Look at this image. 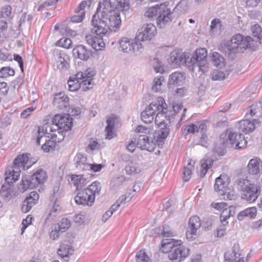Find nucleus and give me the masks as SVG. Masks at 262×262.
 <instances>
[{
    "instance_id": "38",
    "label": "nucleus",
    "mask_w": 262,
    "mask_h": 262,
    "mask_svg": "<svg viewBox=\"0 0 262 262\" xmlns=\"http://www.w3.org/2000/svg\"><path fill=\"white\" fill-rule=\"evenodd\" d=\"M185 78L184 74L176 72L169 75L168 85H176L182 82Z\"/></svg>"
},
{
    "instance_id": "58",
    "label": "nucleus",
    "mask_w": 262,
    "mask_h": 262,
    "mask_svg": "<svg viewBox=\"0 0 262 262\" xmlns=\"http://www.w3.org/2000/svg\"><path fill=\"white\" fill-rule=\"evenodd\" d=\"M61 231L58 228V227L55 225L52 228L51 231L50 232L49 235L51 239L53 240L57 239L60 234V232Z\"/></svg>"
},
{
    "instance_id": "15",
    "label": "nucleus",
    "mask_w": 262,
    "mask_h": 262,
    "mask_svg": "<svg viewBox=\"0 0 262 262\" xmlns=\"http://www.w3.org/2000/svg\"><path fill=\"white\" fill-rule=\"evenodd\" d=\"M244 255L238 245L234 244L231 251L224 254V262H244Z\"/></svg>"
},
{
    "instance_id": "17",
    "label": "nucleus",
    "mask_w": 262,
    "mask_h": 262,
    "mask_svg": "<svg viewBox=\"0 0 262 262\" xmlns=\"http://www.w3.org/2000/svg\"><path fill=\"white\" fill-rule=\"evenodd\" d=\"M172 20V13L170 9L164 4H161V9L157 18V25L160 28L164 27L165 25Z\"/></svg>"
},
{
    "instance_id": "40",
    "label": "nucleus",
    "mask_w": 262,
    "mask_h": 262,
    "mask_svg": "<svg viewBox=\"0 0 262 262\" xmlns=\"http://www.w3.org/2000/svg\"><path fill=\"white\" fill-rule=\"evenodd\" d=\"M165 82V78L163 76L155 77L151 86L152 91L155 93L160 92L162 90V85Z\"/></svg>"
},
{
    "instance_id": "10",
    "label": "nucleus",
    "mask_w": 262,
    "mask_h": 262,
    "mask_svg": "<svg viewBox=\"0 0 262 262\" xmlns=\"http://www.w3.org/2000/svg\"><path fill=\"white\" fill-rule=\"evenodd\" d=\"M158 109L156 111L155 123L159 127H169L170 123V116L172 111L168 110L165 100L162 97H158Z\"/></svg>"
},
{
    "instance_id": "9",
    "label": "nucleus",
    "mask_w": 262,
    "mask_h": 262,
    "mask_svg": "<svg viewBox=\"0 0 262 262\" xmlns=\"http://www.w3.org/2000/svg\"><path fill=\"white\" fill-rule=\"evenodd\" d=\"M220 139L221 143L225 147L241 149L245 147L247 144V141L243 135L231 129H227L224 133L222 134Z\"/></svg>"
},
{
    "instance_id": "2",
    "label": "nucleus",
    "mask_w": 262,
    "mask_h": 262,
    "mask_svg": "<svg viewBox=\"0 0 262 262\" xmlns=\"http://www.w3.org/2000/svg\"><path fill=\"white\" fill-rule=\"evenodd\" d=\"M30 154L18 155L15 158L12 167L8 168L5 172V181L8 183L3 184L0 190V195L6 201L10 200L13 196V192L10 189V183L15 182L20 176L21 169L26 170L31 165L29 160Z\"/></svg>"
},
{
    "instance_id": "23",
    "label": "nucleus",
    "mask_w": 262,
    "mask_h": 262,
    "mask_svg": "<svg viewBox=\"0 0 262 262\" xmlns=\"http://www.w3.org/2000/svg\"><path fill=\"white\" fill-rule=\"evenodd\" d=\"M160 129L156 130L154 133L153 138L157 145L162 147L165 139L168 136L170 132L169 127H159Z\"/></svg>"
},
{
    "instance_id": "18",
    "label": "nucleus",
    "mask_w": 262,
    "mask_h": 262,
    "mask_svg": "<svg viewBox=\"0 0 262 262\" xmlns=\"http://www.w3.org/2000/svg\"><path fill=\"white\" fill-rule=\"evenodd\" d=\"M195 59L196 61V67L199 68L200 71H202L203 73L207 72V50L205 48H201L197 49L194 54Z\"/></svg>"
},
{
    "instance_id": "46",
    "label": "nucleus",
    "mask_w": 262,
    "mask_h": 262,
    "mask_svg": "<svg viewBox=\"0 0 262 262\" xmlns=\"http://www.w3.org/2000/svg\"><path fill=\"white\" fill-rule=\"evenodd\" d=\"M136 257L137 262H150L149 257L143 250L138 252Z\"/></svg>"
},
{
    "instance_id": "31",
    "label": "nucleus",
    "mask_w": 262,
    "mask_h": 262,
    "mask_svg": "<svg viewBox=\"0 0 262 262\" xmlns=\"http://www.w3.org/2000/svg\"><path fill=\"white\" fill-rule=\"evenodd\" d=\"M183 53H179L173 51L170 53L168 58V62L173 66L183 65Z\"/></svg>"
},
{
    "instance_id": "4",
    "label": "nucleus",
    "mask_w": 262,
    "mask_h": 262,
    "mask_svg": "<svg viewBox=\"0 0 262 262\" xmlns=\"http://www.w3.org/2000/svg\"><path fill=\"white\" fill-rule=\"evenodd\" d=\"M95 74L94 70L89 69L85 72H78L75 75L73 79L70 78L68 81L69 90L75 92L80 88L83 91L90 90L93 85V77Z\"/></svg>"
},
{
    "instance_id": "12",
    "label": "nucleus",
    "mask_w": 262,
    "mask_h": 262,
    "mask_svg": "<svg viewBox=\"0 0 262 262\" xmlns=\"http://www.w3.org/2000/svg\"><path fill=\"white\" fill-rule=\"evenodd\" d=\"M120 48L124 53L140 54L143 51V47L141 42L135 39L127 37L122 38L119 41Z\"/></svg>"
},
{
    "instance_id": "59",
    "label": "nucleus",
    "mask_w": 262,
    "mask_h": 262,
    "mask_svg": "<svg viewBox=\"0 0 262 262\" xmlns=\"http://www.w3.org/2000/svg\"><path fill=\"white\" fill-rule=\"evenodd\" d=\"M33 217L31 215H28L26 219L22 222L21 234H23L27 227L32 223Z\"/></svg>"
},
{
    "instance_id": "44",
    "label": "nucleus",
    "mask_w": 262,
    "mask_h": 262,
    "mask_svg": "<svg viewBox=\"0 0 262 262\" xmlns=\"http://www.w3.org/2000/svg\"><path fill=\"white\" fill-rule=\"evenodd\" d=\"M15 71L10 67H3L0 69V78H7L10 76H14Z\"/></svg>"
},
{
    "instance_id": "20",
    "label": "nucleus",
    "mask_w": 262,
    "mask_h": 262,
    "mask_svg": "<svg viewBox=\"0 0 262 262\" xmlns=\"http://www.w3.org/2000/svg\"><path fill=\"white\" fill-rule=\"evenodd\" d=\"M137 146L142 150L151 152L155 149V143L151 137L142 135L138 137Z\"/></svg>"
},
{
    "instance_id": "32",
    "label": "nucleus",
    "mask_w": 262,
    "mask_h": 262,
    "mask_svg": "<svg viewBox=\"0 0 262 262\" xmlns=\"http://www.w3.org/2000/svg\"><path fill=\"white\" fill-rule=\"evenodd\" d=\"M71 182L76 187L77 190H80L85 186L86 180L82 174H73L70 176Z\"/></svg>"
},
{
    "instance_id": "28",
    "label": "nucleus",
    "mask_w": 262,
    "mask_h": 262,
    "mask_svg": "<svg viewBox=\"0 0 262 262\" xmlns=\"http://www.w3.org/2000/svg\"><path fill=\"white\" fill-rule=\"evenodd\" d=\"M86 160V158L82 154H77L74 158L75 166L77 169L83 171L88 170L90 167Z\"/></svg>"
},
{
    "instance_id": "33",
    "label": "nucleus",
    "mask_w": 262,
    "mask_h": 262,
    "mask_svg": "<svg viewBox=\"0 0 262 262\" xmlns=\"http://www.w3.org/2000/svg\"><path fill=\"white\" fill-rule=\"evenodd\" d=\"M213 160L210 157L206 156L201 161L200 176L204 177L212 165Z\"/></svg>"
},
{
    "instance_id": "11",
    "label": "nucleus",
    "mask_w": 262,
    "mask_h": 262,
    "mask_svg": "<svg viewBox=\"0 0 262 262\" xmlns=\"http://www.w3.org/2000/svg\"><path fill=\"white\" fill-rule=\"evenodd\" d=\"M47 175L45 171L39 169L33 173L30 178L23 177L18 189L21 192L27 190L29 188L36 187L40 184L43 183L47 180Z\"/></svg>"
},
{
    "instance_id": "3",
    "label": "nucleus",
    "mask_w": 262,
    "mask_h": 262,
    "mask_svg": "<svg viewBox=\"0 0 262 262\" xmlns=\"http://www.w3.org/2000/svg\"><path fill=\"white\" fill-rule=\"evenodd\" d=\"M72 118L69 114L56 115L53 118L52 124H47L45 127L39 126L37 132L34 135L36 139V143L40 145V140L48 135V137L52 138L57 136L56 133L62 134L71 129L72 126Z\"/></svg>"
},
{
    "instance_id": "61",
    "label": "nucleus",
    "mask_w": 262,
    "mask_h": 262,
    "mask_svg": "<svg viewBox=\"0 0 262 262\" xmlns=\"http://www.w3.org/2000/svg\"><path fill=\"white\" fill-rule=\"evenodd\" d=\"M85 16V12L82 11L79 14L75 15L71 18L73 23H79L82 21Z\"/></svg>"
},
{
    "instance_id": "47",
    "label": "nucleus",
    "mask_w": 262,
    "mask_h": 262,
    "mask_svg": "<svg viewBox=\"0 0 262 262\" xmlns=\"http://www.w3.org/2000/svg\"><path fill=\"white\" fill-rule=\"evenodd\" d=\"M251 31L253 36L256 37L257 39H260L262 38V29L261 27L255 24L251 27Z\"/></svg>"
},
{
    "instance_id": "1",
    "label": "nucleus",
    "mask_w": 262,
    "mask_h": 262,
    "mask_svg": "<svg viewBox=\"0 0 262 262\" xmlns=\"http://www.w3.org/2000/svg\"><path fill=\"white\" fill-rule=\"evenodd\" d=\"M120 11L97 10L91 21V31L99 36L117 32L120 28Z\"/></svg>"
},
{
    "instance_id": "54",
    "label": "nucleus",
    "mask_w": 262,
    "mask_h": 262,
    "mask_svg": "<svg viewBox=\"0 0 262 262\" xmlns=\"http://www.w3.org/2000/svg\"><path fill=\"white\" fill-rule=\"evenodd\" d=\"M100 147V145L96 141L91 139L86 147V150L88 152L93 151L94 150L99 149Z\"/></svg>"
},
{
    "instance_id": "6",
    "label": "nucleus",
    "mask_w": 262,
    "mask_h": 262,
    "mask_svg": "<svg viewBox=\"0 0 262 262\" xmlns=\"http://www.w3.org/2000/svg\"><path fill=\"white\" fill-rule=\"evenodd\" d=\"M254 41L249 36H244L240 34L233 35L230 40L226 43L228 51L233 54L243 53L247 49L254 47Z\"/></svg>"
},
{
    "instance_id": "5",
    "label": "nucleus",
    "mask_w": 262,
    "mask_h": 262,
    "mask_svg": "<svg viewBox=\"0 0 262 262\" xmlns=\"http://www.w3.org/2000/svg\"><path fill=\"white\" fill-rule=\"evenodd\" d=\"M235 185L241 191L242 198L250 203L254 202L261 192V187L259 184L251 183L247 179L237 180Z\"/></svg>"
},
{
    "instance_id": "30",
    "label": "nucleus",
    "mask_w": 262,
    "mask_h": 262,
    "mask_svg": "<svg viewBox=\"0 0 262 262\" xmlns=\"http://www.w3.org/2000/svg\"><path fill=\"white\" fill-rule=\"evenodd\" d=\"M118 1L119 0H103L99 2L97 10L119 11L115 10Z\"/></svg>"
},
{
    "instance_id": "56",
    "label": "nucleus",
    "mask_w": 262,
    "mask_h": 262,
    "mask_svg": "<svg viewBox=\"0 0 262 262\" xmlns=\"http://www.w3.org/2000/svg\"><path fill=\"white\" fill-rule=\"evenodd\" d=\"M129 9V3L127 0H119L115 10L121 9L122 10H127Z\"/></svg>"
},
{
    "instance_id": "24",
    "label": "nucleus",
    "mask_w": 262,
    "mask_h": 262,
    "mask_svg": "<svg viewBox=\"0 0 262 262\" xmlns=\"http://www.w3.org/2000/svg\"><path fill=\"white\" fill-rule=\"evenodd\" d=\"M87 42L95 50L100 51L104 48L105 44L101 37L93 36L91 35H86Z\"/></svg>"
},
{
    "instance_id": "21",
    "label": "nucleus",
    "mask_w": 262,
    "mask_h": 262,
    "mask_svg": "<svg viewBox=\"0 0 262 262\" xmlns=\"http://www.w3.org/2000/svg\"><path fill=\"white\" fill-rule=\"evenodd\" d=\"M39 196L38 193L35 191L31 192L29 195L23 202L21 210L24 213L29 211L32 207L38 201Z\"/></svg>"
},
{
    "instance_id": "8",
    "label": "nucleus",
    "mask_w": 262,
    "mask_h": 262,
    "mask_svg": "<svg viewBox=\"0 0 262 262\" xmlns=\"http://www.w3.org/2000/svg\"><path fill=\"white\" fill-rule=\"evenodd\" d=\"M99 182H94L89 186L82 190H78L75 200L77 204L82 205L91 206L95 199V196L98 195L101 190Z\"/></svg>"
},
{
    "instance_id": "37",
    "label": "nucleus",
    "mask_w": 262,
    "mask_h": 262,
    "mask_svg": "<svg viewBox=\"0 0 262 262\" xmlns=\"http://www.w3.org/2000/svg\"><path fill=\"white\" fill-rule=\"evenodd\" d=\"M262 115L260 104H252L248 108L246 114V117L249 118V116L253 117L255 116L256 117H260Z\"/></svg>"
},
{
    "instance_id": "13",
    "label": "nucleus",
    "mask_w": 262,
    "mask_h": 262,
    "mask_svg": "<svg viewBox=\"0 0 262 262\" xmlns=\"http://www.w3.org/2000/svg\"><path fill=\"white\" fill-rule=\"evenodd\" d=\"M157 29L152 24H146L140 28L136 34V39L138 41L150 40L156 34Z\"/></svg>"
},
{
    "instance_id": "42",
    "label": "nucleus",
    "mask_w": 262,
    "mask_h": 262,
    "mask_svg": "<svg viewBox=\"0 0 262 262\" xmlns=\"http://www.w3.org/2000/svg\"><path fill=\"white\" fill-rule=\"evenodd\" d=\"M73 250L71 246L67 245H62L58 250V255L62 258H67L69 255L72 254Z\"/></svg>"
},
{
    "instance_id": "29",
    "label": "nucleus",
    "mask_w": 262,
    "mask_h": 262,
    "mask_svg": "<svg viewBox=\"0 0 262 262\" xmlns=\"http://www.w3.org/2000/svg\"><path fill=\"white\" fill-rule=\"evenodd\" d=\"M57 67L60 70H67L69 67V57L63 52H59L55 57Z\"/></svg>"
},
{
    "instance_id": "53",
    "label": "nucleus",
    "mask_w": 262,
    "mask_h": 262,
    "mask_svg": "<svg viewBox=\"0 0 262 262\" xmlns=\"http://www.w3.org/2000/svg\"><path fill=\"white\" fill-rule=\"evenodd\" d=\"M211 77L213 80H222L225 78L226 75L222 71L216 70L212 72Z\"/></svg>"
},
{
    "instance_id": "14",
    "label": "nucleus",
    "mask_w": 262,
    "mask_h": 262,
    "mask_svg": "<svg viewBox=\"0 0 262 262\" xmlns=\"http://www.w3.org/2000/svg\"><path fill=\"white\" fill-rule=\"evenodd\" d=\"M201 220L198 216H193L189 219L188 227L186 232V238L189 241L195 239L199 235L198 230L201 227Z\"/></svg>"
},
{
    "instance_id": "19",
    "label": "nucleus",
    "mask_w": 262,
    "mask_h": 262,
    "mask_svg": "<svg viewBox=\"0 0 262 262\" xmlns=\"http://www.w3.org/2000/svg\"><path fill=\"white\" fill-rule=\"evenodd\" d=\"M119 122L118 118L115 115H112L107 118L106 120L107 126L105 129L106 139L110 140L115 136V129L118 125Z\"/></svg>"
},
{
    "instance_id": "25",
    "label": "nucleus",
    "mask_w": 262,
    "mask_h": 262,
    "mask_svg": "<svg viewBox=\"0 0 262 262\" xmlns=\"http://www.w3.org/2000/svg\"><path fill=\"white\" fill-rule=\"evenodd\" d=\"M229 184V178L227 174H221L215 180L214 189L219 193L228 189Z\"/></svg>"
},
{
    "instance_id": "45",
    "label": "nucleus",
    "mask_w": 262,
    "mask_h": 262,
    "mask_svg": "<svg viewBox=\"0 0 262 262\" xmlns=\"http://www.w3.org/2000/svg\"><path fill=\"white\" fill-rule=\"evenodd\" d=\"M46 137H43L41 140H40V142H41V140L43 139V138H46V137H48L47 136L48 135H45ZM46 140V142L45 143L42 145V149L46 152H49L51 150H53L54 147H55L56 145V143L53 141V140H51L50 139H49L48 140H47V139H45Z\"/></svg>"
},
{
    "instance_id": "60",
    "label": "nucleus",
    "mask_w": 262,
    "mask_h": 262,
    "mask_svg": "<svg viewBox=\"0 0 262 262\" xmlns=\"http://www.w3.org/2000/svg\"><path fill=\"white\" fill-rule=\"evenodd\" d=\"M226 225H224L222 224L220 226L216 229V231L214 233V235L215 236L221 237L224 236L226 233V228L225 227Z\"/></svg>"
},
{
    "instance_id": "34",
    "label": "nucleus",
    "mask_w": 262,
    "mask_h": 262,
    "mask_svg": "<svg viewBox=\"0 0 262 262\" xmlns=\"http://www.w3.org/2000/svg\"><path fill=\"white\" fill-rule=\"evenodd\" d=\"M61 210L60 202L56 199L54 205L52 207L50 213L48 214L46 219L47 221H52L54 220V217L59 213Z\"/></svg>"
},
{
    "instance_id": "26",
    "label": "nucleus",
    "mask_w": 262,
    "mask_h": 262,
    "mask_svg": "<svg viewBox=\"0 0 262 262\" xmlns=\"http://www.w3.org/2000/svg\"><path fill=\"white\" fill-rule=\"evenodd\" d=\"M261 167L262 161L257 157L251 159L247 165L248 172L252 174H257L259 173Z\"/></svg>"
},
{
    "instance_id": "35",
    "label": "nucleus",
    "mask_w": 262,
    "mask_h": 262,
    "mask_svg": "<svg viewBox=\"0 0 262 262\" xmlns=\"http://www.w3.org/2000/svg\"><path fill=\"white\" fill-rule=\"evenodd\" d=\"M234 214V211L232 207L230 206L228 208H225L223 210L220 216V220L222 224L224 225H227L228 223L227 221V220L229 219L231 216H233Z\"/></svg>"
},
{
    "instance_id": "41",
    "label": "nucleus",
    "mask_w": 262,
    "mask_h": 262,
    "mask_svg": "<svg viewBox=\"0 0 262 262\" xmlns=\"http://www.w3.org/2000/svg\"><path fill=\"white\" fill-rule=\"evenodd\" d=\"M161 5H157L155 7H152L148 8L145 12L144 15L149 18L153 19L154 18H157L158 14L160 11Z\"/></svg>"
},
{
    "instance_id": "48",
    "label": "nucleus",
    "mask_w": 262,
    "mask_h": 262,
    "mask_svg": "<svg viewBox=\"0 0 262 262\" xmlns=\"http://www.w3.org/2000/svg\"><path fill=\"white\" fill-rule=\"evenodd\" d=\"M193 167V165L191 164L189 162L188 164V166L184 167L183 170V179L185 181H188L190 180L191 176V168Z\"/></svg>"
},
{
    "instance_id": "62",
    "label": "nucleus",
    "mask_w": 262,
    "mask_h": 262,
    "mask_svg": "<svg viewBox=\"0 0 262 262\" xmlns=\"http://www.w3.org/2000/svg\"><path fill=\"white\" fill-rule=\"evenodd\" d=\"M137 146V143H136V139H133L130 140L126 146V149L130 152H133L135 151Z\"/></svg>"
},
{
    "instance_id": "16",
    "label": "nucleus",
    "mask_w": 262,
    "mask_h": 262,
    "mask_svg": "<svg viewBox=\"0 0 262 262\" xmlns=\"http://www.w3.org/2000/svg\"><path fill=\"white\" fill-rule=\"evenodd\" d=\"M157 109H158V98L155 101L147 106L141 113V118L142 120L147 124L151 123L154 120Z\"/></svg>"
},
{
    "instance_id": "22",
    "label": "nucleus",
    "mask_w": 262,
    "mask_h": 262,
    "mask_svg": "<svg viewBox=\"0 0 262 262\" xmlns=\"http://www.w3.org/2000/svg\"><path fill=\"white\" fill-rule=\"evenodd\" d=\"M239 121L237 124V127L239 131L245 134H247L253 131L256 125L258 124V121L254 119L252 121L249 120V118Z\"/></svg>"
},
{
    "instance_id": "43",
    "label": "nucleus",
    "mask_w": 262,
    "mask_h": 262,
    "mask_svg": "<svg viewBox=\"0 0 262 262\" xmlns=\"http://www.w3.org/2000/svg\"><path fill=\"white\" fill-rule=\"evenodd\" d=\"M211 60L214 65L219 68L224 66V58L218 53L213 52L211 56Z\"/></svg>"
},
{
    "instance_id": "57",
    "label": "nucleus",
    "mask_w": 262,
    "mask_h": 262,
    "mask_svg": "<svg viewBox=\"0 0 262 262\" xmlns=\"http://www.w3.org/2000/svg\"><path fill=\"white\" fill-rule=\"evenodd\" d=\"M125 170L127 174L133 175L139 173L140 170L135 165H127L125 167Z\"/></svg>"
},
{
    "instance_id": "55",
    "label": "nucleus",
    "mask_w": 262,
    "mask_h": 262,
    "mask_svg": "<svg viewBox=\"0 0 262 262\" xmlns=\"http://www.w3.org/2000/svg\"><path fill=\"white\" fill-rule=\"evenodd\" d=\"M153 68L156 73H162L164 72L163 66L158 59L155 58L153 61Z\"/></svg>"
},
{
    "instance_id": "52",
    "label": "nucleus",
    "mask_w": 262,
    "mask_h": 262,
    "mask_svg": "<svg viewBox=\"0 0 262 262\" xmlns=\"http://www.w3.org/2000/svg\"><path fill=\"white\" fill-rule=\"evenodd\" d=\"M72 43V40L69 38H61L58 40L56 45L63 47L64 48L69 49L71 47Z\"/></svg>"
},
{
    "instance_id": "27",
    "label": "nucleus",
    "mask_w": 262,
    "mask_h": 262,
    "mask_svg": "<svg viewBox=\"0 0 262 262\" xmlns=\"http://www.w3.org/2000/svg\"><path fill=\"white\" fill-rule=\"evenodd\" d=\"M73 54L74 56L83 60H88L91 55V51L83 45H79L74 48Z\"/></svg>"
},
{
    "instance_id": "50",
    "label": "nucleus",
    "mask_w": 262,
    "mask_h": 262,
    "mask_svg": "<svg viewBox=\"0 0 262 262\" xmlns=\"http://www.w3.org/2000/svg\"><path fill=\"white\" fill-rule=\"evenodd\" d=\"M61 232H64L71 226V222L67 219H62L59 225H56Z\"/></svg>"
},
{
    "instance_id": "63",
    "label": "nucleus",
    "mask_w": 262,
    "mask_h": 262,
    "mask_svg": "<svg viewBox=\"0 0 262 262\" xmlns=\"http://www.w3.org/2000/svg\"><path fill=\"white\" fill-rule=\"evenodd\" d=\"M228 189L225 191H221L219 193V195L223 196V199L224 200H231L234 199V195L232 193L231 194L230 192H228Z\"/></svg>"
},
{
    "instance_id": "64",
    "label": "nucleus",
    "mask_w": 262,
    "mask_h": 262,
    "mask_svg": "<svg viewBox=\"0 0 262 262\" xmlns=\"http://www.w3.org/2000/svg\"><path fill=\"white\" fill-rule=\"evenodd\" d=\"M12 8L10 6H6L2 8L1 13L3 17H6L10 16L11 13Z\"/></svg>"
},
{
    "instance_id": "39",
    "label": "nucleus",
    "mask_w": 262,
    "mask_h": 262,
    "mask_svg": "<svg viewBox=\"0 0 262 262\" xmlns=\"http://www.w3.org/2000/svg\"><path fill=\"white\" fill-rule=\"evenodd\" d=\"M183 65H186L187 67H196V59L194 55L186 52L183 53Z\"/></svg>"
},
{
    "instance_id": "36",
    "label": "nucleus",
    "mask_w": 262,
    "mask_h": 262,
    "mask_svg": "<svg viewBox=\"0 0 262 262\" xmlns=\"http://www.w3.org/2000/svg\"><path fill=\"white\" fill-rule=\"evenodd\" d=\"M256 214V208L255 207H250L241 211L237 215L238 220L242 221L245 217L253 218Z\"/></svg>"
},
{
    "instance_id": "7",
    "label": "nucleus",
    "mask_w": 262,
    "mask_h": 262,
    "mask_svg": "<svg viewBox=\"0 0 262 262\" xmlns=\"http://www.w3.org/2000/svg\"><path fill=\"white\" fill-rule=\"evenodd\" d=\"M161 250L168 253V258L174 262L184 260L189 254V249L181 244L175 245L173 242L163 243Z\"/></svg>"
},
{
    "instance_id": "49",
    "label": "nucleus",
    "mask_w": 262,
    "mask_h": 262,
    "mask_svg": "<svg viewBox=\"0 0 262 262\" xmlns=\"http://www.w3.org/2000/svg\"><path fill=\"white\" fill-rule=\"evenodd\" d=\"M7 28L8 25L6 21H0V42L6 39Z\"/></svg>"
},
{
    "instance_id": "51",
    "label": "nucleus",
    "mask_w": 262,
    "mask_h": 262,
    "mask_svg": "<svg viewBox=\"0 0 262 262\" xmlns=\"http://www.w3.org/2000/svg\"><path fill=\"white\" fill-rule=\"evenodd\" d=\"M69 98L68 96H66L63 93H59L58 94L56 95L54 98V101L55 103H60L62 102L64 106L68 103Z\"/></svg>"
}]
</instances>
